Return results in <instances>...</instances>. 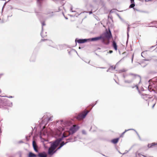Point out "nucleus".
Returning <instances> with one entry per match:
<instances>
[{
	"mask_svg": "<svg viewBox=\"0 0 157 157\" xmlns=\"http://www.w3.org/2000/svg\"><path fill=\"white\" fill-rule=\"evenodd\" d=\"M88 40V39H76L75 42H77L79 44H82L86 42Z\"/></svg>",
	"mask_w": 157,
	"mask_h": 157,
	"instance_id": "nucleus-7",
	"label": "nucleus"
},
{
	"mask_svg": "<svg viewBox=\"0 0 157 157\" xmlns=\"http://www.w3.org/2000/svg\"><path fill=\"white\" fill-rule=\"evenodd\" d=\"M145 96L147 97V96H148L146 95H144L143 94H142V97L143 98H144L145 99H146V100H147V98H145L146 97H145Z\"/></svg>",
	"mask_w": 157,
	"mask_h": 157,
	"instance_id": "nucleus-18",
	"label": "nucleus"
},
{
	"mask_svg": "<svg viewBox=\"0 0 157 157\" xmlns=\"http://www.w3.org/2000/svg\"><path fill=\"white\" fill-rule=\"evenodd\" d=\"M131 3H134V0H130Z\"/></svg>",
	"mask_w": 157,
	"mask_h": 157,
	"instance_id": "nucleus-21",
	"label": "nucleus"
},
{
	"mask_svg": "<svg viewBox=\"0 0 157 157\" xmlns=\"http://www.w3.org/2000/svg\"><path fill=\"white\" fill-rule=\"evenodd\" d=\"M79 128V127L77 125H73L70 129L69 131L71 133L73 134L76 132Z\"/></svg>",
	"mask_w": 157,
	"mask_h": 157,
	"instance_id": "nucleus-4",
	"label": "nucleus"
},
{
	"mask_svg": "<svg viewBox=\"0 0 157 157\" xmlns=\"http://www.w3.org/2000/svg\"><path fill=\"white\" fill-rule=\"evenodd\" d=\"M59 141L56 140L51 144V146L48 150V154L49 155H52L56 152L57 150L55 151L54 150L59 145Z\"/></svg>",
	"mask_w": 157,
	"mask_h": 157,
	"instance_id": "nucleus-2",
	"label": "nucleus"
},
{
	"mask_svg": "<svg viewBox=\"0 0 157 157\" xmlns=\"http://www.w3.org/2000/svg\"><path fill=\"white\" fill-rule=\"evenodd\" d=\"M66 143H67V142L65 143L64 141H63L61 143L60 145L61 146V147H62Z\"/></svg>",
	"mask_w": 157,
	"mask_h": 157,
	"instance_id": "nucleus-19",
	"label": "nucleus"
},
{
	"mask_svg": "<svg viewBox=\"0 0 157 157\" xmlns=\"http://www.w3.org/2000/svg\"><path fill=\"white\" fill-rule=\"evenodd\" d=\"M141 155L143 156L144 157H147V156L143 155H141L140 153H139L137 152L136 154V157H141Z\"/></svg>",
	"mask_w": 157,
	"mask_h": 157,
	"instance_id": "nucleus-15",
	"label": "nucleus"
},
{
	"mask_svg": "<svg viewBox=\"0 0 157 157\" xmlns=\"http://www.w3.org/2000/svg\"><path fill=\"white\" fill-rule=\"evenodd\" d=\"M51 120V117H50V118H49L48 119V121H49Z\"/></svg>",
	"mask_w": 157,
	"mask_h": 157,
	"instance_id": "nucleus-24",
	"label": "nucleus"
},
{
	"mask_svg": "<svg viewBox=\"0 0 157 157\" xmlns=\"http://www.w3.org/2000/svg\"><path fill=\"white\" fill-rule=\"evenodd\" d=\"M33 146L35 151L37 152H38V151L37 149V146L36 144L35 141L34 140H33Z\"/></svg>",
	"mask_w": 157,
	"mask_h": 157,
	"instance_id": "nucleus-6",
	"label": "nucleus"
},
{
	"mask_svg": "<svg viewBox=\"0 0 157 157\" xmlns=\"http://www.w3.org/2000/svg\"><path fill=\"white\" fill-rule=\"evenodd\" d=\"M89 112L88 110H86L80 114L76 117V118L78 120H81L84 118L88 113Z\"/></svg>",
	"mask_w": 157,
	"mask_h": 157,
	"instance_id": "nucleus-3",
	"label": "nucleus"
},
{
	"mask_svg": "<svg viewBox=\"0 0 157 157\" xmlns=\"http://www.w3.org/2000/svg\"><path fill=\"white\" fill-rule=\"evenodd\" d=\"M37 156L39 157H47V155L46 153L44 152L42 153H39Z\"/></svg>",
	"mask_w": 157,
	"mask_h": 157,
	"instance_id": "nucleus-9",
	"label": "nucleus"
},
{
	"mask_svg": "<svg viewBox=\"0 0 157 157\" xmlns=\"http://www.w3.org/2000/svg\"><path fill=\"white\" fill-rule=\"evenodd\" d=\"M127 131V130H125L121 134V135L120 137L123 136V135H124V133Z\"/></svg>",
	"mask_w": 157,
	"mask_h": 157,
	"instance_id": "nucleus-20",
	"label": "nucleus"
},
{
	"mask_svg": "<svg viewBox=\"0 0 157 157\" xmlns=\"http://www.w3.org/2000/svg\"><path fill=\"white\" fill-rule=\"evenodd\" d=\"M132 4L130 6L129 8H133L135 6V5L134 3H131Z\"/></svg>",
	"mask_w": 157,
	"mask_h": 157,
	"instance_id": "nucleus-17",
	"label": "nucleus"
},
{
	"mask_svg": "<svg viewBox=\"0 0 157 157\" xmlns=\"http://www.w3.org/2000/svg\"><path fill=\"white\" fill-rule=\"evenodd\" d=\"M155 104H154V105H153V107L155 105Z\"/></svg>",
	"mask_w": 157,
	"mask_h": 157,
	"instance_id": "nucleus-27",
	"label": "nucleus"
},
{
	"mask_svg": "<svg viewBox=\"0 0 157 157\" xmlns=\"http://www.w3.org/2000/svg\"><path fill=\"white\" fill-rule=\"evenodd\" d=\"M70 134H71V133L70 132V131H67L66 132H64L63 133V136L64 137H66L69 136Z\"/></svg>",
	"mask_w": 157,
	"mask_h": 157,
	"instance_id": "nucleus-11",
	"label": "nucleus"
},
{
	"mask_svg": "<svg viewBox=\"0 0 157 157\" xmlns=\"http://www.w3.org/2000/svg\"><path fill=\"white\" fill-rule=\"evenodd\" d=\"M119 140V138H115L111 140V142L112 143L115 144L118 143Z\"/></svg>",
	"mask_w": 157,
	"mask_h": 157,
	"instance_id": "nucleus-10",
	"label": "nucleus"
},
{
	"mask_svg": "<svg viewBox=\"0 0 157 157\" xmlns=\"http://www.w3.org/2000/svg\"><path fill=\"white\" fill-rule=\"evenodd\" d=\"M130 76L131 78L133 79H134L135 78H138L139 79L140 78V77L138 75L136 74H131L130 75Z\"/></svg>",
	"mask_w": 157,
	"mask_h": 157,
	"instance_id": "nucleus-8",
	"label": "nucleus"
},
{
	"mask_svg": "<svg viewBox=\"0 0 157 157\" xmlns=\"http://www.w3.org/2000/svg\"><path fill=\"white\" fill-rule=\"evenodd\" d=\"M36 155L32 152L29 153L28 157H36Z\"/></svg>",
	"mask_w": 157,
	"mask_h": 157,
	"instance_id": "nucleus-14",
	"label": "nucleus"
},
{
	"mask_svg": "<svg viewBox=\"0 0 157 157\" xmlns=\"http://www.w3.org/2000/svg\"><path fill=\"white\" fill-rule=\"evenodd\" d=\"M157 143H153L151 144H148L147 146L148 148H151L157 145Z\"/></svg>",
	"mask_w": 157,
	"mask_h": 157,
	"instance_id": "nucleus-12",
	"label": "nucleus"
},
{
	"mask_svg": "<svg viewBox=\"0 0 157 157\" xmlns=\"http://www.w3.org/2000/svg\"><path fill=\"white\" fill-rule=\"evenodd\" d=\"M109 53H112V52H113V51H112V50H110V51H109Z\"/></svg>",
	"mask_w": 157,
	"mask_h": 157,
	"instance_id": "nucleus-23",
	"label": "nucleus"
},
{
	"mask_svg": "<svg viewBox=\"0 0 157 157\" xmlns=\"http://www.w3.org/2000/svg\"><path fill=\"white\" fill-rule=\"evenodd\" d=\"M116 67L115 66H112L110 67L109 70H113L115 69Z\"/></svg>",
	"mask_w": 157,
	"mask_h": 157,
	"instance_id": "nucleus-16",
	"label": "nucleus"
},
{
	"mask_svg": "<svg viewBox=\"0 0 157 157\" xmlns=\"http://www.w3.org/2000/svg\"><path fill=\"white\" fill-rule=\"evenodd\" d=\"M101 37L102 42L105 44H108L109 43V39L112 38L111 32L109 29V31H107L104 35L101 36Z\"/></svg>",
	"mask_w": 157,
	"mask_h": 157,
	"instance_id": "nucleus-1",
	"label": "nucleus"
},
{
	"mask_svg": "<svg viewBox=\"0 0 157 157\" xmlns=\"http://www.w3.org/2000/svg\"><path fill=\"white\" fill-rule=\"evenodd\" d=\"M50 42H51V43H53V42H52V41H50Z\"/></svg>",
	"mask_w": 157,
	"mask_h": 157,
	"instance_id": "nucleus-25",
	"label": "nucleus"
},
{
	"mask_svg": "<svg viewBox=\"0 0 157 157\" xmlns=\"http://www.w3.org/2000/svg\"><path fill=\"white\" fill-rule=\"evenodd\" d=\"M101 39V37L100 36L97 37L88 39V40L90 41H97Z\"/></svg>",
	"mask_w": 157,
	"mask_h": 157,
	"instance_id": "nucleus-5",
	"label": "nucleus"
},
{
	"mask_svg": "<svg viewBox=\"0 0 157 157\" xmlns=\"http://www.w3.org/2000/svg\"><path fill=\"white\" fill-rule=\"evenodd\" d=\"M112 46H113V48H114V49L116 51H117V44H116V42L115 41H113Z\"/></svg>",
	"mask_w": 157,
	"mask_h": 157,
	"instance_id": "nucleus-13",
	"label": "nucleus"
},
{
	"mask_svg": "<svg viewBox=\"0 0 157 157\" xmlns=\"http://www.w3.org/2000/svg\"><path fill=\"white\" fill-rule=\"evenodd\" d=\"M61 147H61V146L60 145L59 147L57 148V150L60 149Z\"/></svg>",
	"mask_w": 157,
	"mask_h": 157,
	"instance_id": "nucleus-22",
	"label": "nucleus"
},
{
	"mask_svg": "<svg viewBox=\"0 0 157 157\" xmlns=\"http://www.w3.org/2000/svg\"><path fill=\"white\" fill-rule=\"evenodd\" d=\"M1 89H0V93H1Z\"/></svg>",
	"mask_w": 157,
	"mask_h": 157,
	"instance_id": "nucleus-26",
	"label": "nucleus"
}]
</instances>
